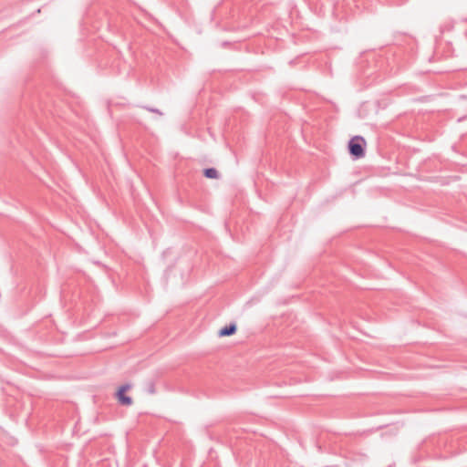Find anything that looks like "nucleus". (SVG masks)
I'll return each mask as SVG.
<instances>
[{
    "mask_svg": "<svg viewBox=\"0 0 467 467\" xmlns=\"http://www.w3.org/2000/svg\"><path fill=\"white\" fill-rule=\"evenodd\" d=\"M366 141L361 136H355L348 142V150L354 159H360L365 155Z\"/></svg>",
    "mask_w": 467,
    "mask_h": 467,
    "instance_id": "f257e3e1",
    "label": "nucleus"
},
{
    "mask_svg": "<svg viewBox=\"0 0 467 467\" xmlns=\"http://www.w3.org/2000/svg\"><path fill=\"white\" fill-rule=\"evenodd\" d=\"M131 388L130 384H125L119 387L116 393V397L119 402L124 406H130L132 404V399L130 396L125 395V392Z\"/></svg>",
    "mask_w": 467,
    "mask_h": 467,
    "instance_id": "f03ea898",
    "label": "nucleus"
},
{
    "mask_svg": "<svg viewBox=\"0 0 467 467\" xmlns=\"http://www.w3.org/2000/svg\"><path fill=\"white\" fill-rule=\"evenodd\" d=\"M236 325L234 323H231L230 325L222 327L219 330L218 335L220 337H229L234 335L236 332Z\"/></svg>",
    "mask_w": 467,
    "mask_h": 467,
    "instance_id": "7ed1b4c3",
    "label": "nucleus"
},
{
    "mask_svg": "<svg viewBox=\"0 0 467 467\" xmlns=\"http://www.w3.org/2000/svg\"><path fill=\"white\" fill-rule=\"evenodd\" d=\"M203 175L209 179H217L219 177V173L214 168H207L203 170Z\"/></svg>",
    "mask_w": 467,
    "mask_h": 467,
    "instance_id": "20e7f679",
    "label": "nucleus"
},
{
    "mask_svg": "<svg viewBox=\"0 0 467 467\" xmlns=\"http://www.w3.org/2000/svg\"><path fill=\"white\" fill-rule=\"evenodd\" d=\"M146 389H147L148 393L155 394L156 393L155 383L152 380L148 381L147 385H146Z\"/></svg>",
    "mask_w": 467,
    "mask_h": 467,
    "instance_id": "39448f33",
    "label": "nucleus"
},
{
    "mask_svg": "<svg viewBox=\"0 0 467 467\" xmlns=\"http://www.w3.org/2000/svg\"><path fill=\"white\" fill-rule=\"evenodd\" d=\"M146 110L148 111H150V112H154V113H157L159 115H162V112L160 111L158 109H154V108H150V107H143Z\"/></svg>",
    "mask_w": 467,
    "mask_h": 467,
    "instance_id": "423d86ee",
    "label": "nucleus"
}]
</instances>
